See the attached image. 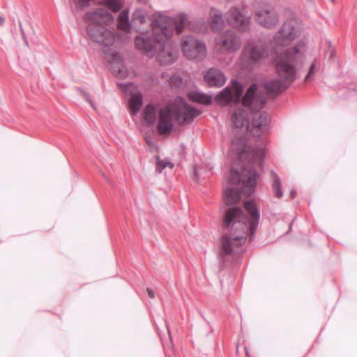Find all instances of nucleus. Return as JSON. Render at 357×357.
I'll return each instance as SVG.
<instances>
[{"label":"nucleus","instance_id":"14","mask_svg":"<svg viewBox=\"0 0 357 357\" xmlns=\"http://www.w3.org/2000/svg\"><path fill=\"white\" fill-rule=\"evenodd\" d=\"M225 75L217 68H210L204 75V80L209 86L220 87L226 82Z\"/></svg>","mask_w":357,"mask_h":357},{"label":"nucleus","instance_id":"24","mask_svg":"<svg viewBox=\"0 0 357 357\" xmlns=\"http://www.w3.org/2000/svg\"><path fill=\"white\" fill-rule=\"evenodd\" d=\"M167 167L172 169L174 167V164L167 160H160L159 157L156 158L155 170L157 172L161 173L162 170Z\"/></svg>","mask_w":357,"mask_h":357},{"label":"nucleus","instance_id":"7","mask_svg":"<svg viewBox=\"0 0 357 357\" xmlns=\"http://www.w3.org/2000/svg\"><path fill=\"white\" fill-rule=\"evenodd\" d=\"M269 54L267 43L261 38L247 43L242 50L241 63L245 68H252L266 59Z\"/></svg>","mask_w":357,"mask_h":357},{"label":"nucleus","instance_id":"8","mask_svg":"<svg viewBox=\"0 0 357 357\" xmlns=\"http://www.w3.org/2000/svg\"><path fill=\"white\" fill-rule=\"evenodd\" d=\"M242 160H248L250 164L245 166L242 169V175L235 169H231L229 174V183L231 184L236 185L238 184L241 181L243 183V192L246 196H250L255 191L256 188V181L258 177L257 171L252 167V163L258 162L261 163V161L258 160H249L241 159Z\"/></svg>","mask_w":357,"mask_h":357},{"label":"nucleus","instance_id":"17","mask_svg":"<svg viewBox=\"0 0 357 357\" xmlns=\"http://www.w3.org/2000/svg\"><path fill=\"white\" fill-rule=\"evenodd\" d=\"M224 202L227 206H233L239 202L241 199V192L236 188H227L224 191Z\"/></svg>","mask_w":357,"mask_h":357},{"label":"nucleus","instance_id":"1","mask_svg":"<svg viewBox=\"0 0 357 357\" xmlns=\"http://www.w3.org/2000/svg\"><path fill=\"white\" fill-rule=\"evenodd\" d=\"M257 86L252 84L246 91L242 98L244 107L250 111V121L248 120V111L243 108L236 109L231 117L232 123L235 126V131L239 129L242 133L239 134L238 140L241 149L237 153L240 159L258 160L261 161L264 158L265 149L262 147H252L245 143V134L250 130L255 137H259L268 130L270 123L269 114L262 111L266 103V97L261 92L257 93Z\"/></svg>","mask_w":357,"mask_h":357},{"label":"nucleus","instance_id":"30","mask_svg":"<svg viewBox=\"0 0 357 357\" xmlns=\"http://www.w3.org/2000/svg\"><path fill=\"white\" fill-rule=\"evenodd\" d=\"M296 195V190L295 189H294L291 191L290 196L291 197V198H294Z\"/></svg>","mask_w":357,"mask_h":357},{"label":"nucleus","instance_id":"3","mask_svg":"<svg viewBox=\"0 0 357 357\" xmlns=\"http://www.w3.org/2000/svg\"><path fill=\"white\" fill-rule=\"evenodd\" d=\"M244 207L250 215H247L239 207L231 206L225 211L222 228L229 229L232 234H225L221 240V248L223 255H229L234 248L240 247L246 240L249 232L250 239L254 236L259 220V213L252 201H246Z\"/></svg>","mask_w":357,"mask_h":357},{"label":"nucleus","instance_id":"25","mask_svg":"<svg viewBox=\"0 0 357 357\" xmlns=\"http://www.w3.org/2000/svg\"><path fill=\"white\" fill-rule=\"evenodd\" d=\"M169 86L172 89H179L183 85V79L178 75H173L169 80Z\"/></svg>","mask_w":357,"mask_h":357},{"label":"nucleus","instance_id":"16","mask_svg":"<svg viewBox=\"0 0 357 357\" xmlns=\"http://www.w3.org/2000/svg\"><path fill=\"white\" fill-rule=\"evenodd\" d=\"M225 24L222 13L220 10L211 8L209 12V25L213 31H219Z\"/></svg>","mask_w":357,"mask_h":357},{"label":"nucleus","instance_id":"36","mask_svg":"<svg viewBox=\"0 0 357 357\" xmlns=\"http://www.w3.org/2000/svg\"><path fill=\"white\" fill-rule=\"evenodd\" d=\"M245 353H246L247 357H250L249 353H248L246 347H245Z\"/></svg>","mask_w":357,"mask_h":357},{"label":"nucleus","instance_id":"35","mask_svg":"<svg viewBox=\"0 0 357 357\" xmlns=\"http://www.w3.org/2000/svg\"><path fill=\"white\" fill-rule=\"evenodd\" d=\"M119 86H120V87H121L123 91H126V86H127V85H125V84H119Z\"/></svg>","mask_w":357,"mask_h":357},{"label":"nucleus","instance_id":"13","mask_svg":"<svg viewBox=\"0 0 357 357\" xmlns=\"http://www.w3.org/2000/svg\"><path fill=\"white\" fill-rule=\"evenodd\" d=\"M232 84L234 88V96L229 86L225 88L216 97L218 103L227 105L231 101L238 102L242 95L243 88L241 84L236 80H233Z\"/></svg>","mask_w":357,"mask_h":357},{"label":"nucleus","instance_id":"32","mask_svg":"<svg viewBox=\"0 0 357 357\" xmlns=\"http://www.w3.org/2000/svg\"><path fill=\"white\" fill-rule=\"evenodd\" d=\"M197 169H196V167H195L193 168V176H192L193 180H195V181H196V176H197Z\"/></svg>","mask_w":357,"mask_h":357},{"label":"nucleus","instance_id":"19","mask_svg":"<svg viewBox=\"0 0 357 357\" xmlns=\"http://www.w3.org/2000/svg\"><path fill=\"white\" fill-rule=\"evenodd\" d=\"M128 10H123L117 19V28L125 33H129L131 29L132 23L129 20Z\"/></svg>","mask_w":357,"mask_h":357},{"label":"nucleus","instance_id":"28","mask_svg":"<svg viewBox=\"0 0 357 357\" xmlns=\"http://www.w3.org/2000/svg\"><path fill=\"white\" fill-rule=\"evenodd\" d=\"M78 91L80 92V93L84 96V98L86 99V101H88L90 105H91V107L96 109V107L93 104V102H92L91 100V98L90 97V95L86 92L85 91L81 89H78Z\"/></svg>","mask_w":357,"mask_h":357},{"label":"nucleus","instance_id":"29","mask_svg":"<svg viewBox=\"0 0 357 357\" xmlns=\"http://www.w3.org/2000/svg\"><path fill=\"white\" fill-rule=\"evenodd\" d=\"M146 291H147V293H148V296H149L151 298H154V296H155V293H154L153 290L151 288L148 287V288L146 289Z\"/></svg>","mask_w":357,"mask_h":357},{"label":"nucleus","instance_id":"37","mask_svg":"<svg viewBox=\"0 0 357 357\" xmlns=\"http://www.w3.org/2000/svg\"><path fill=\"white\" fill-rule=\"evenodd\" d=\"M112 37H113V39H114V38H115V34H114V32H113Z\"/></svg>","mask_w":357,"mask_h":357},{"label":"nucleus","instance_id":"4","mask_svg":"<svg viewBox=\"0 0 357 357\" xmlns=\"http://www.w3.org/2000/svg\"><path fill=\"white\" fill-rule=\"evenodd\" d=\"M158 114V130L162 134H167L173 130V120L180 126L191 123L199 114V112L186 103L183 98L177 97L174 101L160 108L158 105L149 104L144 109V121L153 125Z\"/></svg>","mask_w":357,"mask_h":357},{"label":"nucleus","instance_id":"5","mask_svg":"<svg viewBox=\"0 0 357 357\" xmlns=\"http://www.w3.org/2000/svg\"><path fill=\"white\" fill-rule=\"evenodd\" d=\"M137 49L144 52L148 56L155 55L158 46L160 47L158 54V61L160 65H170L173 63L178 56V48L172 38H164L161 33L157 37L152 29L151 33H142L141 36L135 38Z\"/></svg>","mask_w":357,"mask_h":357},{"label":"nucleus","instance_id":"26","mask_svg":"<svg viewBox=\"0 0 357 357\" xmlns=\"http://www.w3.org/2000/svg\"><path fill=\"white\" fill-rule=\"evenodd\" d=\"M124 5L123 0H113V13L119 11Z\"/></svg>","mask_w":357,"mask_h":357},{"label":"nucleus","instance_id":"6","mask_svg":"<svg viewBox=\"0 0 357 357\" xmlns=\"http://www.w3.org/2000/svg\"><path fill=\"white\" fill-rule=\"evenodd\" d=\"M188 24V16L185 13H180L174 18L160 15L155 18L152 29L156 36L161 33L164 38H172L175 30L178 33H182Z\"/></svg>","mask_w":357,"mask_h":357},{"label":"nucleus","instance_id":"21","mask_svg":"<svg viewBox=\"0 0 357 357\" xmlns=\"http://www.w3.org/2000/svg\"><path fill=\"white\" fill-rule=\"evenodd\" d=\"M146 22L144 12L142 10H136L132 14V25L137 29V31H142V29L139 26L140 24Z\"/></svg>","mask_w":357,"mask_h":357},{"label":"nucleus","instance_id":"20","mask_svg":"<svg viewBox=\"0 0 357 357\" xmlns=\"http://www.w3.org/2000/svg\"><path fill=\"white\" fill-rule=\"evenodd\" d=\"M189 98L194 102L206 105H210L212 101L210 96L197 91L190 92L189 93Z\"/></svg>","mask_w":357,"mask_h":357},{"label":"nucleus","instance_id":"38","mask_svg":"<svg viewBox=\"0 0 357 357\" xmlns=\"http://www.w3.org/2000/svg\"><path fill=\"white\" fill-rule=\"evenodd\" d=\"M332 1H334L335 0H331Z\"/></svg>","mask_w":357,"mask_h":357},{"label":"nucleus","instance_id":"23","mask_svg":"<svg viewBox=\"0 0 357 357\" xmlns=\"http://www.w3.org/2000/svg\"><path fill=\"white\" fill-rule=\"evenodd\" d=\"M271 176L273 178L272 187L275 196L278 198H281L283 196V192L282 190L280 178L273 171L271 172Z\"/></svg>","mask_w":357,"mask_h":357},{"label":"nucleus","instance_id":"31","mask_svg":"<svg viewBox=\"0 0 357 357\" xmlns=\"http://www.w3.org/2000/svg\"><path fill=\"white\" fill-rule=\"evenodd\" d=\"M5 23V17L3 16H0V26H3Z\"/></svg>","mask_w":357,"mask_h":357},{"label":"nucleus","instance_id":"34","mask_svg":"<svg viewBox=\"0 0 357 357\" xmlns=\"http://www.w3.org/2000/svg\"><path fill=\"white\" fill-rule=\"evenodd\" d=\"M19 25L21 29V32H22V36L24 38V30L22 29V23L20 21L19 22Z\"/></svg>","mask_w":357,"mask_h":357},{"label":"nucleus","instance_id":"12","mask_svg":"<svg viewBox=\"0 0 357 357\" xmlns=\"http://www.w3.org/2000/svg\"><path fill=\"white\" fill-rule=\"evenodd\" d=\"M227 21L232 27L240 31L248 30L251 23L250 17L246 15L242 9L237 7H232L229 10Z\"/></svg>","mask_w":357,"mask_h":357},{"label":"nucleus","instance_id":"33","mask_svg":"<svg viewBox=\"0 0 357 357\" xmlns=\"http://www.w3.org/2000/svg\"><path fill=\"white\" fill-rule=\"evenodd\" d=\"M100 174L102 175V176L107 181L109 182V178L105 175V174L103 172H100Z\"/></svg>","mask_w":357,"mask_h":357},{"label":"nucleus","instance_id":"22","mask_svg":"<svg viewBox=\"0 0 357 357\" xmlns=\"http://www.w3.org/2000/svg\"><path fill=\"white\" fill-rule=\"evenodd\" d=\"M142 104V98L140 94L133 95L129 102V107L132 115L136 114L140 109Z\"/></svg>","mask_w":357,"mask_h":357},{"label":"nucleus","instance_id":"2","mask_svg":"<svg viewBox=\"0 0 357 357\" xmlns=\"http://www.w3.org/2000/svg\"><path fill=\"white\" fill-rule=\"evenodd\" d=\"M300 34L296 22L287 20L273 37V61L278 75L286 82H293L296 72L302 68L305 60L306 45L303 40H300L293 47L283 52H279L277 48L287 46Z\"/></svg>","mask_w":357,"mask_h":357},{"label":"nucleus","instance_id":"9","mask_svg":"<svg viewBox=\"0 0 357 357\" xmlns=\"http://www.w3.org/2000/svg\"><path fill=\"white\" fill-rule=\"evenodd\" d=\"M217 50L223 54H232L236 52L241 45L240 37L231 30H227L215 38Z\"/></svg>","mask_w":357,"mask_h":357},{"label":"nucleus","instance_id":"18","mask_svg":"<svg viewBox=\"0 0 357 357\" xmlns=\"http://www.w3.org/2000/svg\"><path fill=\"white\" fill-rule=\"evenodd\" d=\"M113 75L116 73L115 75L123 78L127 76V70L123 63L121 56L117 52H113Z\"/></svg>","mask_w":357,"mask_h":357},{"label":"nucleus","instance_id":"15","mask_svg":"<svg viewBox=\"0 0 357 357\" xmlns=\"http://www.w3.org/2000/svg\"><path fill=\"white\" fill-rule=\"evenodd\" d=\"M286 88L284 82L278 79H270L263 84V89L268 96H277Z\"/></svg>","mask_w":357,"mask_h":357},{"label":"nucleus","instance_id":"10","mask_svg":"<svg viewBox=\"0 0 357 357\" xmlns=\"http://www.w3.org/2000/svg\"><path fill=\"white\" fill-rule=\"evenodd\" d=\"M254 20L259 26L266 29H273L278 26L280 17L275 8L257 6L254 10Z\"/></svg>","mask_w":357,"mask_h":357},{"label":"nucleus","instance_id":"11","mask_svg":"<svg viewBox=\"0 0 357 357\" xmlns=\"http://www.w3.org/2000/svg\"><path fill=\"white\" fill-rule=\"evenodd\" d=\"M181 47L184 55L190 59L202 60L206 56L205 43L194 37H185L183 39Z\"/></svg>","mask_w":357,"mask_h":357},{"label":"nucleus","instance_id":"27","mask_svg":"<svg viewBox=\"0 0 357 357\" xmlns=\"http://www.w3.org/2000/svg\"><path fill=\"white\" fill-rule=\"evenodd\" d=\"M316 68H317L316 63L313 62L311 64L310 69H309V72L305 78V82H307L310 80L311 77L313 76V75L314 73V70H315Z\"/></svg>","mask_w":357,"mask_h":357}]
</instances>
